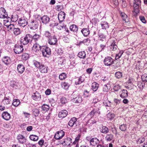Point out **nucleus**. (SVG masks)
I'll use <instances>...</instances> for the list:
<instances>
[{
  "label": "nucleus",
  "mask_w": 147,
  "mask_h": 147,
  "mask_svg": "<svg viewBox=\"0 0 147 147\" xmlns=\"http://www.w3.org/2000/svg\"><path fill=\"white\" fill-rule=\"evenodd\" d=\"M97 111V109H94L89 114V115L90 116V117H92L93 116L94 114Z\"/></svg>",
  "instance_id": "bf43d9fd"
},
{
  "label": "nucleus",
  "mask_w": 147,
  "mask_h": 147,
  "mask_svg": "<svg viewBox=\"0 0 147 147\" xmlns=\"http://www.w3.org/2000/svg\"><path fill=\"white\" fill-rule=\"evenodd\" d=\"M120 96L122 98H126L128 96L127 92V90H123L120 92Z\"/></svg>",
  "instance_id": "6ab92c4d"
},
{
  "label": "nucleus",
  "mask_w": 147,
  "mask_h": 147,
  "mask_svg": "<svg viewBox=\"0 0 147 147\" xmlns=\"http://www.w3.org/2000/svg\"><path fill=\"white\" fill-rule=\"evenodd\" d=\"M99 37L100 40H106V35L102 33L99 34Z\"/></svg>",
  "instance_id": "de8ad7c7"
},
{
  "label": "nucleus",
  "mask_w": 147,
  "mask_h": 147,
  "mask_svg": "<svg viewBox=\"0 0 147 147\" xmlns=\"http://www.w3.org/2000/svg\"><path fill=\"white\" fill-rule=\"evenodd\" d=\"M8 16L5 9L2 7L0 8V18L5 19Z\"/></svg>",
  "instance_id": "423d86ee"
},
{
  "label": "nucleus",
  "mask_w": 147,
  "mask_h": 147,
  "mask_svg": "<svg viewBox=\"0 0 147 147\" xmlns=\"http://www.w3.org/2000/svg\"><path fill=\"white\" fill-rule=\"evenodd\" d=\"M42 52L43 56L46 57L51 54V50L49 48L44 46L42 49Z\"/></svg>",
  "instance_id": "20e7f679"
},
{
  "label": "nucleus",
  "mask_w": 147,
  "mask_h": 147,
  "mask_svg": "<svg viewBox=\"0 0 147 147\" xmlns=\"http://www.w3.org/2000/svg\"><path fill=\"white\" fill-rule=\"evenodd\" d=\"M145 140L144 138H140L138 139V143L141 144Z\"/></svg>",
  "instance_id": "052dcab7"
},
{
  "label": "nucleus",
  "mask_w": 147,
  "mask_h": 147,
  "mask_svg": "<svg viewBox=\"0 0 147 147\" xmlns=\"http://www.w3.org/2000/svg\"><path fill=\"white\" fill-rule=\"evenodd\" d=\"M32 97L34 100L36 101H39L41 98V95L40 93L36 92L33 93L32 95Z\"/></svg>",
  "instance_id": "0eeeda50"
},
{
  "label": "nucleus",
  "mask_w": 147,
  "mask_h": 147,
  "mask_svg": "<svg viewBox=\"0 0 147 147\" xmlns=\"http://www.w3.org/2000/svg\"><path fill=\"white\" fill-rule=\"evenodd\" d=\"M56 8L58 11H60L63 9V7L62 5H57L56 6Z\"/></svg>",
  "instance_id": "680f3d73"
},
{
  "label": "nucleus",
  "mask_w": 147,
  "mask_h": 147,
  "mask_svg": "<svg viewBox=\"0 0 147 147\" xmlns=\"http://www.w3.org/2000/svg\"><path fill=\"white\" fill-rule=\"evenodd\" d=\"M144 85V83L140 82H139L138 84V86L140 89H142Z\"/></svg>",
  "instance_id": "5fc2aeb1"
},
{
  "label": "nucleus",
  "mask_w": 147,
  "mask_h": 147,
  "mask_svg": "<svg viewBox=\"0 0 147 147\" xmlns=\"http://www.w3.org/2000/svg\"><path fill=\"white\" fill-rule=\"evenodd\" d=\"M24 40L21 39L20 42L24 45L27 44L31 40V36L29 34H27L24 38Z\"/></svg>",
  "instance_id": "f257e3e1"
},
{
  "label": "nucleus",
  "mask_w": 147,
  "mask_h": 147,
  "mask_svg": "<svg viewBox=\"0 0 147 147\" xmlns=\"http://www.w3.org/2000/svg\"><path fill=\"white\" fill-rule=\"evenodd\" d=\"M8 29V30L9 31L11 30H13L14 29V26L13 25L10 24V25L7 26H6Z\"/></svg>",
  "instance_id": "13d9d810"
},
{
  "label": "nucleus",
  "mask_w": 147,
  "mask_h": 147,
  "mask_svg": "<svg viewBox=\"0 0 147 147\" xmlns=\"http://www.w3.org/2000/svg\"><path fill=\"white\" fill-rule=\"evenodd\" d=\"M39 111L38 109H35L33 111V113L35 115H38L39 113Z\"/></svg>",
  "instance_id": "e2e57ef3"
},
{
  "label": "nucleus",
  "mask_w": 147,
  "mask_h": 147,
  "mask_svg": "<svg viewBox=\"0 0 147 147\" xmlns=\"http://www.w3.org/2000/svg\"><path fill=\"white\" fill-rule=\"evenodd\" d=\"M29 26L31 29L35 30L37 28L38 24L36 20L33 21L29 24Z\"/></svg>",
  "instance_id": "1a4fd4ad"
},
{
  "label": "nucleus",
  "mask_w": 147,
  "mask_h": 147,
  "mask_svg": "<svg viewBox=\"0 0 147 147\" xmlns=\"http://www.w3.org/2000/svg\"><path fill=\"white\" fill-rule=\"evenodd\" d=\"M121 17L122 18L123 20L125 22H127V21L128 20L127 18V15L123 12H122L121 13Z\"/></svg>",
  "instance_id": "c9c22d12"
},
{
  "label": "nucleus",
  "mask_w": 147,
  "mask_h": 147,
  "mask_svg": "<svg viewBox=\"0 0 147 147\" xmlns=\"http://www.w3.org/2000/svg\"><path fill=\"white\" fill-rule=\"evenodd\" d=\"M45 35L46 37H48L49 39L51 37V34L48 32H46L45 33Z\"/></svg>",
  "instance_id": "0e129e2a"
},
{
  "label": "nucleus",
  "mask_w": 147,
  "mask_h": 147,
  "mask_svg": "<svg viewBox=\"0 0 147 147\" xmlns=\"http://www.w3.org/2000/svg\"><path fill=\"white\" fill-rule=\"evenodd\" d=\"M18 23L20 26L24 27L26 26L27 24V22L26 20L24 18H20Z\"/></svg>",
  "instance_id": "9b49d317"
},
{
  "label": "nucleus",
  "mask_w": 147,
  "mask_h": 147,
  "mask_svg": "<svg viewBox=\"0 0 147 147\" xmlns=\"http://www.w3.org/2000/svg\"><path fill=\"white\" fill-rule=\"evenodd\" d=\"M110 88L109 84L105 85L103 86L102 91L104 92H107L110 89Z\"/></svg>",
  "instance_id": "f704fd0d"
},
{
  "label": "nucleus",
  "mask_w": 147,
  "mask_h": 147,
  "mask_svg": "<svg viewBox=\"0 0 147 147\" xmlns=\"http://www.w3.org/2000/svg\"><path fill=\"white\" fill-rule=\"evenodd\" d=\"M90 144L93 146H95L99 142L98 140L96 138H93L90 140Z\"/></svg>",
  "instance_id": "412c9836"
},
{
  "label": "nucleus",
  "mask_w": 147,
  "mask_h": 147,
  "mask_svg": "<svg viewBox=\"0 0 147 147\" xmlns=\"http://www.w3.org/2000/svg\"><path fill=\"white\" fill-rule=\"evenodd\" d=\"M102 28L103 29H106L109 27V24L106 22H103L101 24Z\"/></svg>",
  "instance_id": "bb28decb"
},
{
  "label": "nucleus",
  "mask_w": 147,
  "mask_h": 147,
  "mask_svg": "<svg viewBox=\"0 0 147 147\" xmlns=\"http://www.w3.org/2000/svg\"><path fill=\"white\" fill-rule=\"evenodd\" d=\"M107 118L109 120H112L115 117V115L112 113H109L107 115Z\"/></svg>",
  "instance_id": "4c0bfd02"
},
{
  "label": "nucleus",
  "mask_w": 147,
  "mask_h": 147,
  "mask_svg": "<svg viewBox=\"0 0 147 147\" xmlns=\"http://www.w3.org/2000/svg\"><path fill=\"white\" fill-rule=\"evenodd\" d=\"M115 76L116 78H120L122 77V74L120 72L118 71L115 73Z\"/></svg>",
  "instance_id": "3c124183"
},
{
  "label": "nucleus",
  "mask_w": 147,
  "mask_h": 147,
  "mask_svg": "<svg viewBox=\"0 0 147 147\" xmlns=\"http://www.w3.org/2000/svg\"><path fill=\"white\" fill-rule=\"evenodd\" d=\"M67 114V112L66 110H63L59 113L58 116L59 118H63L65 117Z\"/></svg>",
  "instance_id": "dca6fc26"
},
{
  "label": "nucleus",
  "mask_w": 147,
  "mask_h": 147,
  "mask_svg": "<svg viewBox=\"0 0 147 147\" xmlns=\"http://www.w3.org/2000/svg\"><path fill=\"white\" fill-rule=\"evenodd\" d=\"M113 136L112 134H107L106 136L105 139L107 141H111L113 138Z\"/></svg>",
  "instance_id": "58836bf2"
},
{
  "label": "nucleus",
  "mask_w": 147,
  "mask_h": 147,
  "mask_svg": "<svg viewBox=\"0 0 147 147\" xmlns=\"http://www.w3.org/2000/svg\"><path fill=\"white\" fill-rule=\"evenodd\" d=\"M70 29L71 30L74 32L77 31L78 30L77 26L74 24L70 26Z\"/></svg>",
  "instance_id": "72a5a7b5"
},
{
  "label": "nucleus",
  "mask_w": 147,
  "mask_h": 147,
  "mask_svg": "<svg viewBox=\"0 0 147 147\" xmlns=\"http://www.w3.org/2000/svg\"><path fill=\"white\" fill-rule=\"evenodd\" d=\"M18 139L19 142L22 143H23L25 142L26 140L25 137L21 135L18 136Z\"/></svg>",
  "instance_id": "5701e85b"
},
{
  "label": "nucleus",
  "mask_w": 147,
  "mask_h": 147,
  "mask_svg": "<svg viewBox=\"0 0 147 147\" xmlns=\"http://www.w3.org/2000/svg\"><path fill=\"white\" fill-rule=\"evenodd\" d=\"M141 78L144 83L147 82V74H143L141 77Z\"/></svg>",
  "instance_id": "a19ab883"
},
{
  "label": "nucleus",
  "mask_w": 147,
  "mask_h": 147,
  "mask_svg": "<svg viewBox=\"0 0 147 147\" xmlns=\"http://www.w3.org/2000/svg\"><path fill=\"white\" fill-rule=\"evenodd\" d=\"M71 139L67 138L64 140L62 144L65 146H69L71 143Z\"/></svg>",
  "instance_id": "2eb2a0df"
},
{
  "label": "nucleus",
  "mask_w": 147,
  "mask_h": 147,
  "mask_svg": "<svg viewBox=\"0 0 147 147\" xmlns=\"http://www.w3.org/2000/svg\"><path fill=\"white\" fill-rule=\"evenodd\" d=\"M104 62L105 65L109 66L113 63V60L111 57H108L105 58Z\"/></svg>",
  "instance_id": "7ed1b4c3"
},
{
  "label": "nucleus",
  "mask_w": 147,
  "mask_h": 147,
  "mask_svg": "<svg viewBox=\"0 0 147 147\" xmlns=\"http://www.w3.org/2000/svg\"><path fill=\"white\" fill-rule=\"evenodd\" d=\"M81 31L84 36H87L90 34L89 31L87 28H84Z\"/></svg>",
  "instance_id": "cd10ccee"
},
{
  "label": "nucleus",
  "mask_w": 147,
  "mask_h": 147,
  "mask_svg": "<svg viewBox=\"0 0 147 147\" xmlns=\"http://www.w3.org/2000/svg\"><path fill=\"white\" fill-rule=\"evenodd\" d=\"M3 20L4 25L6 26L10 25L11 22L12 20L8 16L7 18H5Z\"/></svg>",
  "instance_id": "a211bd4d"
},
{
  "label": "nucleus",
  "mask_w": 147,
  "mask_h": 147,
  "mask_svg": "<svg viewBox=\"0 0 147 147\" xmlns=\"http://www.w3.org/2000/svg\"><path fill=\"white\" fill-rule=\"evenodd\" d=\"M15 53L16 54H19L23 50V46L22 45L16 46L14 49Z\"/></svg>",
  "instance_id": "6e6552de"
},
{
  "label": "nucleus",
  "mask_w": 147,
  "mask_h": 147,
  "mask_svg": "<svg viewBox=\"0 0 147 147\" xmlns=\"http://www.w3.org/2000/svg\"><path fill=\"white\" fill-rule=\"evenodd\" d=\"M42 108L43 111H47L49 110V107L48 105H43L42 107Z\"/></svg>",
  "instance_id": "37998d69"
},
{
  "label": "nucleus",
  "mask_w": 147,
  "mask_h": 147,
  "mask_svg": "<svg viewBox=\"0 0 147 147\" xmlns=\"http://www.w3.org/2000/svg\"><path fill=\"white\" fill-rule=\"evenodd\" d=\"M117 47V46L116 45L113 44L110 46V49L111 50L115 51L116 50Z\"/></svg>",
  "instance_id": "8fccbe9b"
},
{
  "label": "nucleus",
  "mask_w": 147,
  "mask_h": 147,
  "mask_svg": "<svg viewBox=\"0 0 147 147\" xmlns=\"http://www.w3.org/2000/svg\"><path fill=\"white\" fill-rule=\"evenodd\" d=\"M127 128L126 125L123 124L121 125L120 126V129L122 131H125Z\"/></svg>",
  "instance_id": "4d7b16f0"
},
{
  "label": "nucleus",
  "mask_w": 147,
  "mask_h": 147,
  "mask_svg": "<svg viewBox=\"0 0 147 147\" xmlns=\"http://www.w3.org/2000/svg\"><path fill=\"white\" fill-rule=\"evenodd\" d=\"M40 37V35L37 34H35L33 36V38L34 40H37Z\"/></svg>",
  "instance_id": "864d4df0"
},
{
  "label": "nucleus",
  "mask_w": 147,
  "mask_h": 147,
  "mask_svg": "<svg viewBox=\"0 0 147 147\" xmlns=\"http://www.w3.org/2000/svg\"><path fill=\"white\" fill-rule=\"evenodd\" d=\"M34 64L36 67L39 69L43 64L41 63L40 62L34 61Z\"/></svg>",
  "instance_id": "e433bc0d"
},
{
  "label": "nucleus",
  "mask_w": 147,
  "mask_h": 147,
  "mask_svg": "<svg viewBox=\"0 0 147 147\" xmlns=\"http://www.w3.org/2000/svg\"><path fill=\"white\" fill-rule=\"evenodd\" d=\"M57 39L54 36H53L52 37H51L48 40L49 43L51 45H55L57 43Z\"/></svg>",
  "instance_id": "ddd939ff"
},
{
  "label": "nucleus",
  "mask_w": 147,
  "mask_h": 147,
  "mask_svg": "<svg viewBox=\"0 0 147 147\" xmlns=\"http://www.w3.org/2000/svg\"><path fill=\"white\" fill-rule=\"evenodd\" d=\"M123 53V51H120L119 53L116 55L115 58V59L117 60L119 59L121 57Z\"/></svg>",
  "instance_id": "a18cd8bd"
},
{
  "label": "nucleus",
  "mask_w": 147,
  "mask_h": 147,
  "mask_svg": "<svg viewBox=\"0 0 147 147\" xmlns=\"http://www.w3.org/2000/svg\"><path fill=\"white\" fill-rule=\"evenodd\" d=\"M133 6L134 11L136 14H138L139 12V7L140 5L141 1L140 0H134Z\"/></svg>",
  "instance_id": "f03ea898"
},
{
  "label": "nucleus",
  "mask_w": 147,
  "mask_h": 147,
  "mask_svg": "<svg viewBox=\"0 0 147 147\" xmlns=\"http://www.w3.org/2000/svg\"><path fill=\"white\" fill-rule=\"evenodd\" d=\"M2 116L4 119L8 120L10 118V115L7 112H4L3 113Z\"/></svg>",
  "instance_id": "4be33fe9"
},
{
  "label": "nucleus",
  "mask_w": 147,
  "mask_h": 147,
  "mask_svg": "<svg viewBox=\"0 0 147 147\" xmlns=\"http://www.w3.org/2000/svg\"><path fill=\"white\" fill-rule=\"evenodd\" d=\"M41 20L42 23L46 24L49 22L50 19L48 16L45 15L41 18Z\"/></svg>",
  "instance_id": "aec40b11"
},
{
  "label": "nucleus",
  "mask_w": 147,
  "mask_h": 147,
  "mask_svg": "<svg viewBox=\"0 0 147 147\" xmlns=\"http://www.w3.org/2000/svg\"><path fill=\"white\" fill-rule=\"evenodd\" d=\"M101 132L104 134H107L109 130L106 127L104 126L102 127L100 129Z\"/></svg>",
  "instance_id": "c756f323"
},
{
  "label": "nucleus",
  "mask_w": 147,
  "mask_h": 147,
  "mask_svg": "<svg viewBox=\"0 0 147 147\" xmlns=\"http://www.w3.org/2000/svg\"><path fill=\"white\" fill-rule=\"evenodd\" d=\"M61 102L62 104L64 105L67 103V100L65 97L61 98L60 99Z\"/></svg>",
  "instance_id": "09e8293b"
},
{
  "label": "nucleus",
  "mask_w": 147,
  "mask_h": 147,
  "mask_svg": "<svg viewBox=\"0 0 147 147\" xmlns=\"http://www.w3.org/2000/svg\"><path fill=\"white\" fill-rule=\"evenodd\" d=\"M10 100L7 98H5L3 101V103L5 104H8L9 103Z\"/></svg>",
  "instance_id": "6e6d98bb"
},
{
  "label": "nucleus",
  "mask_w": 147,
  "mask_h": 147,
  "mask_svg": "<svg viewBox=\"0 0 147 147\" xmlns=\"http://www.w3.org/2000/svg\"><path fill=\"white\" fill-rule=\"evenodd\" d=\"M64 132L62 130L57 131L55 134L54 138L56 140H59L64 136Z\"/></svg>",
  "instance_id": "39448f33"
},
{
  "label": "nucleus",
  "mask_w": 147,
  "mask_h": 147,
  "mask_svg": "<svg viewBox=\"0 0 147 147\" xmlns=\"http://www.w3.org/2000/svg\"><path fill=\"white\" fill-rule=\"evenodd\" d=\"M86 53L84 51H81L79 53L78 56V57L81 58H84L86 57Z\"/></svg>",
  "instance_id": "473e14b6"
},
{
  "label": "nucleus",
  "mask_w": 147,
  "mask_h": 147,
  "mask_svg": "<svg viewBox=\"0 0 147 147\" xmlns=\"http://www.w3.org/2000/svg\"><path fill=\"white\" fill-rule=\"evenodd\" d=\"M40 71L42 73H46L47 71V69L44 64H42L39 68Z\"/></svg>",
  "instance_id": "a878e982"
},
{
  "label": "nucleus",
  "mask_w": 147,
  "mask_h": 147,
  "mask_svg": "<svg viewBox=\"0 0 147 147\" xmlns=\"http://www.w3.org/2000/svg\"><path fill=\"white\" fill-rule=\"evenodd\" d=\"M25 67L22 64H19L17 66V71L20 74L23 73L25 70Z\"/></svg>",
  "instance_id": "4468645a"
},
{
  "label": "nucleus",
  "mask_w": 147,
  "mask_h": 147,
  "mask_svg": "<svg viewBox=\"0 0 147 147\" xmlns=\"http://www.w3.org/2000/svg\"><path fill=\"white\" fill-rule=\"evenodd\" d=\"M29 55L27 53L24 54L22 56V58L24 60L27 59L29 58Z\"/></svg>",
  "instance_id": "603ef678"
},
{
  "label": "nucleus",
  "mask_w": 147,
  "mask_h": 147,
  "mask_svg": "<svg viewBox=\"0 0 147 147\" xmlns=\"http://www.w3.org/2000/svg\"><path fill=\"white\" fill-rule=\"evenodd\" d=\"M51 91L50 89H47L45 92V94L46 95H49L51 94Z\"/></svg>",
  "instance_id": "774afa93"
},
{
  "label": "nucleus",
  "mask_w": 147,
  "mask_h": 147,
  "mask_svg": "<svg viewBox=\"0 0 147 147\" xmlns=\"http://www.w3.org/2000/svg\"><path fill=\"white\" fill-rule=\"evenodd\" d=\"M12 19H13V21L14 22H16V20H18V16L17 15H16L13 16H12Z\"/></svg>",
  "instance_id": "69168bd1"
},
{
  "label": "nucleus",
  "mask_w": 147,
  "mask_h": 147,
  "mask_svg": "<svg viewBox=\"0 0 147 147\" xmlns=\"http://www.w3.org/2000/svg\"><path fill=\"white\" fill-rule=\"evenodd\" d=\"M54 26H57V28L59 30H61L62 29H64L66 30V25L64 24H61V23L59 24H55Z\"/></svg>",
  "instance_id": "f3484780"
},
{
  "label": "nucleus",
  "mask_w": 147,
  "mask_h": 147,
  "mask_svg": "<svg viewBox=\"0 0 147 147\" xmlns=\"http://www.w3.org/2000/svg\"><path fill=\"white\" fill-rule=\"evenodd\" d=\"M3 62L6 64L7 65L10 63V60L9 58L8 57H5L3 59Z\"/></svg>",
  "instance_id": "c85d7f7f"
},
{
  "label": "nucleus",
  "mask_w": 147,
  "mask_h": 147,
  "mask_svg": "<svg viewBox=\"0 0 147 147\" xmlns=\"http://www.w3.org/2000/svg\"><path fill=\"white\" fill-rule=\"evenodd\" d=\"M121 86L119 84H117L115 86L113 87V89L115 91H118L120 89Z\"/></svg>",
  "instance_id": "49530a36"
},
{
  "label": "nucleus",
  "mask_w": 147,
  "mask_h": 147,
  "mask_svg": "<svg viewBox=\"0 0 147 147\" xmlns=\"http://www.w3.org/2000/svg\"><path fill=\"white\" fill-rule=\"evenodd\" d=\"M99 85L95 82L93 83L92 85V89L94 91H96L98 88Z\"/></svg>",
  "instance_id": "b1692460"
},
{
  "label": "nucleus",
  "mask_w": 147,
  "mask_h": 147,
  "mask_svg": "<svg viewBox=\"0 0 147 147\" xmlns=\"http://www.w3.org/2000/svg\"><path fill=\"white\" fill-rule=\"evenodd\" d=\"M79 79H78V78H77L75 79V83L76 84H80L81 83V81L80 82L79 80Z\"/></svg>",
  "instance_id": "338daca9"
},
{
  "label": "nucleus",
  "mask_w": 147,
  "mask_h": 147,
  "mask_svg": "<svg viewBox=\"0 0 147 147\" xmlns=\"http://www.w3.org/2000/svg\"><path fill=\"white\" fill-rule=\"evenodd\" d=\"M20 100L18 99H14L13 100L12 105L15 107L18 106L20 104Z\"/></svg>",
  "instance_id": "2f4dec72"
},
{
  "label": "nucleus",
  "mask_w": 147,
  "mask_h": 147,
  "mask_svg": "<svg viewBox=\"0 0 147 147\" xmlns=\"http://www.w3.org/2000/svg\"><path fill=\"white\" fill-rule=\"evenodd\" d=\"M76 119L75 118H72L69 122L68 124L70 127H72L76 123Z\"/></svg>",
  "instance_id": "393cba45"
},
{
  "label": "nucleus",
  "mask_w": 147,
  "mask_h": 147,
  "mask_svg": "<svg viewBox=\"0 0 147 147\" xmlns=\"http://www.w3.org/2000/svg\"><path fill=\"white\" fill-rule=\"evenodd\" d=\"M66 78V75L65 73H62L59 75V79L61 80L65 79Z\"/></svg>",
  "instance_id": "79ce46f5"
},
{
  "label": "nucleus",
  "mask_w": 147,
  "mask_h": 147,
  "mask_svg": "<svg viewBox=\"0 0 147 147\" xmlns=\"http://www.w3.org/2000/svg\"><path fill=\"white\" fill-rule=\"evenodd\" d=\"M61 86L65 90H67L69 87V85L65 82H63L61 83Z\"/></svg>",
  "instance_id": "7c9ffc66"
},
{
  "label": "nucleus",
  "mask_w": 147,
  "mask_h": 147,
  "mask_svg": "<svg viewBox=\"0 0 147 147\" xmlns=\"http://www.w3.org/2000/svg\"><path fill=\"white\" fill-rule=\"evenodd\" d=\"M30 138L32 140L36 141L38 140V137L36 135H32L30 136Z\"/></svg>",
  "instance_id": "ea45409f"
},
{
  "label": "nucleus",
  "mask_w": 147,
  "mask_h": 147,
  "mask_svg": "<svg viewBox=\"0 0 147 147\" xmlns=\"http://www.w3.org/2000/svg\"><path fill=\"white\" fill-rule=\"evenodd\" d=\"M65 14L63 11L60 12L58 15V19L60 22H63L65 17Z\"/></svg>",
  "instance_id": "f8f14e48"
},
{
  "label": "nucleus",
  "mask_w": 147,
  "mask_h": 147,
  "mask_svg": "<svg viewBox=\"0 0 147 147\" xmlns=\"http://www.w3.org/2000/svg\"><path fill=\"white\" fill-rule=\"evenodd\" d=\"M13 32L14 34L16 35L19 34L20 33V30L19 28L13 29Z\"/></svg>",
  "instance_id": "c03bdc74"
},
{
  "label": "nucleus",
  "mask_w": 147,
  "mask_h": 147,
  "mask_svg": "<svg viewBox=\"0 0 147 147\" xmlns=\"http://www.w3.org/2000/svg\"><path fill=\"white\" fill-rule=\"evenodd\" d=\"M41 49V46L37 43H35L32 48L33 51L36 53L38 52Z\"/></svg>",
  "instance_id": "9d476101"
}]
</instances>
